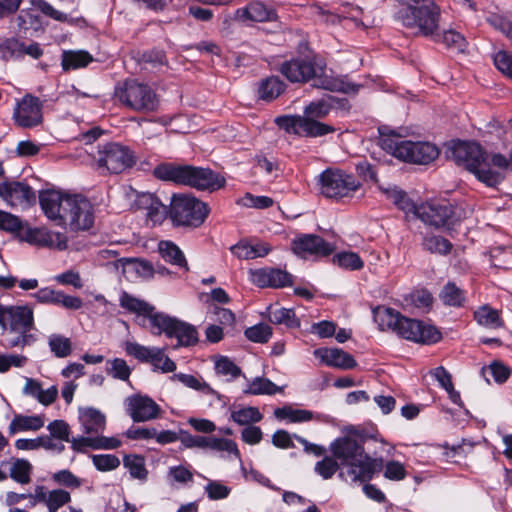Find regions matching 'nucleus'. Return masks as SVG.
<instances>
[{
  "instance_id": "nucleus-1",
  "label": "nucleus",
  "mask_w": 512,
  "mask_h": 512,
  "mask_svg": "<svg viewBox=\"0 0 512 512\" xmlns=\"http://www.w3.org/2000/svg\"><path fill=\"white\" fill-rule=\"evenodd\" d=\"M364 438L347 435L335 439L330 445L333 457L345 468L341 477L353 483L368 482L384 467L382 457H372L365 452Z\"/></svg>"
},
{
  "instance_id": "nucleus-2",
  "label": "nucleus",
  "mask_w": 512,
  "mask_h": 512,
  "mask_svg": "<svg viewBox=\"0 0 512 512\" xmlns=\"http://www.w3.org/2000/svg\"><path fill=\"white\" fill-rule=\"evenodd\" d=\"M0 328L1 344L7 349L24 348L37 341L33 310L28 306L0 303Z\"/></svg>"
},
{
  "instance_id": "nucleus-3",
  "label": "nucleus",
  "mask_w": 512,
  "mask_h": 512,
  "mask_svg": "<svg viewBox=\"0 0 512 512\" xmlns=\"http://www.w3.org/2000/svg\"><path fill=\"white\" fill-rule=\"evenodd\" d=\"M408 1L395 13V20L413 36H435L440 24V7L434 0Z\"/></svg>"
},
{
  "instance_id": "nucleus-4",
  "label": "nucleus",
  "mask_w": 512,
  "mask_h": 512,
  "mask_svg": "<svg viewBox=\"0 0 512 512\" xmlns=\"http://www.w3.org/2000/svg\"><path fill=\"white\" fill-rule=\"evenodd\" d=\"M153 175L162 181L185 185L197 190H218L225 185V179L209 168L192 165H179L172 162L162 163L153 170Z\"/></svg>"
},
{
  "instance_id": "nucleus-5",
  "label": "nucleus",
  "mask_w": 512,
  "mask_h": 512,
  "mask_svg": "<svg viewBox=\"0 0 512 512\" xmlns=\"http://www.w3.org/2000/svg\"><path fill=\"white\" fill-rule=\"evenodd\" d=\"M450 158L458 165L473 173L489 187H495L503 176L490 168L488 156L476 142L458 141L450 148Z\"/></svg>"
},
{
  "instance_id": "nucleus-6",
  "label": "nucleus",
  "mask_w": 512,
  "mask_h": 512,
  "mask_svg": "<svg viewBox=\"0 0 512 512\" xmlns=\"http://www.w3.org/2000/svg\"><path fill=\"white\" fill-rule=\"evenodd\" d=\"M114 98L125 108L138 113H152L159 107L156 92L149 85L133 79L117 85Z\"/></svg>"
},
{
  "instance_id": "nucleus-7",
  "label": "nucleus",
  "mask_w": 512,
  "mask_h": 512,
  "mask_svg": "<svg viewBox=\"0 0 512 512\" xmlns=\"http://www.w3.org/2000/svg\"><path fill=\"white\" fill-rule=\"evenodd\" d=\"M208 214L207 204L193 196L175 194L171 198L169 217L176 226L199 227Z\"/></svg>"
},
{
  "instance_id": "nucleus-8",
  "label": "nucleus",
  "mask_w": 512,
  "mask_h": 512,
  "mask_svg": "<svg viewBox=\"0 0 512 512\" xmlns=\"http://www.w3.org/2000/svg\"><path fill=\"white\" fill-rule=\"evenodd\" d=\"M414 215L436 229H450L462 219V211L445 200L427 201L417 205Z\"/></svg>"
},
{
  "instance_id": "nucleus-9",
  "label": "nucleus",
  "mask_w": 512,
  "mask_h": 512,
  "mask_svg": "<svg viewBox=\"0 0 512 512\" xmlns=\"http://www.w3.org/2000/svg\"><path fill=\"white\" fill-rule=\"evenodd\" d=\"M152 329L154 334L164 333L168 338H176L177 346L189 347L198 343V332L193 325L162 312L153 315Z\"/></svg>"
},
{
  "instance_id": "nucleus-10",
  "label": "nucleus",
  "mask_w": 512,
  "mask_h": 512,
  "mask_svg": "<svg viewBox=\"0 0 512 512\" xmlns=\"http://www.w3.org/2000/svg\"><path fill=\"white\" fill-rule=\"evenodd\" d=\"M98 169L119 174L136 164V157L129 147L109 142L99 147L95 156Z\"/></svg>"
},
{
  "instance_id": "nucleus-11",
  "label": "nucleus",
  "mask_w": 512,
  "mask_h": 512,
  "mask_svg": "<svg viewBox=\"0 0 512 512\" xmlns=\"http://www.w3.org/2000/svg\"><path fill=\"white\" fill-rule=\"evenodd\" d=\"M320 191L327 198H343L357 191L361 183L351 174L339 169H327L320 176Z\"/></svg>"
},
{
  "instance_id": "nucleus-12",
  "label": "nucleus",
  "mask_w": 512,
  "mask_h": 512,
  "mask_svg": "<svg viewBox=\"0 0 512 512\" xmlns=\"http://www.w3.org/2000/svg\"><path fill=\"white\" fill-rule=\"evenodd\" d=\"M276 125L287 133L304 137H322L335 132V128L329 124L312 121L300 115H284L275 119Z\"/></svg>"
},
{
  "instance_id": "nucleus-13",
  "label": "nucleus",
  "mask_w": 512,
  "mask_h": 512,
  "mask_svg": "<svg viewBox=\"0 0 512 512\" xmlns=\"http://www.w3.org/2000/svg\"><path fill=\"white\" fill-rule=\"evenodd\" d=\"M63 225L72 231L88 230L94 224V209L89 200L82 196L73 195L66 204Z\"/></svg>"
},
{
  "instance_id": "nucleus-14",
  "label": "nucleus",
  "mask_w": 512,
  "mask_h": 512,
  "mask_svg": "<svg viewBox=\"0 0 512 512\" xmlns=\"http://www.w3.org/2000/svg\"><path fill=\"white\" fill-rule=\"evenodd\" d=\"M395 333L400 337L423 344H434L441 340V332L434 326L401 315Z\"/></svg>"
},
{
  "instance_id": "nucleus-15",
  "label": "nucleus",
  "mask_w": 512,
  "mask_h": 512,
  "mask_svg": "<svg viewBox=\"0 0 512 512\" xmlns=\"http://www.w3.org/2000/svg\"><path fill=\"white\" fill-rule=\"evenodd\" d=\"M125 352L140 362L150 363L155 371L170 373L176 370V363L164 354L163 349L146 347L136 342H126Z\"/></svg>"
},
{
  "instance_id": "nucleus-16",
  "label": "nucleus",
  "mask_w": 512,
  "mask_h": 512,
  "mask_svg": "<svg viewBox=\"0 0 512 512\" xmlns=\"http://www.w3.org/2000/svg\"><path fill=\"white\" fill-rule=\"evenodd\" d=\"M42 101L31 94H26L17 105L13 112L15 123L22 128H32L38 126L43 121Z\"/></svg>"
},
{
  "instance_id": "nucleus-17",
  "label": "nucleus",
  "mask_w": 512,
  "mask_h": 512,
  "mask_svg": "<svg viewBox=\"0 0 512 512\" xmlns=\"http://www.w3.org/2000/svg\"><path fill=\"white\" fill-rule=\"evenodd\" d=\"M291 250L302 258L326 257L334 252L335 247L319 235L300 234L291 241Z\"/></svg>"
},
{
  "instance_id": "nucleus-18",
  "label": "nucleus",
  "mask_w": 512,
  "mask_h": 512,
  "mask_svg": "<svg viewBox=\"0 0 512 512\" xmlns=\"http://www.w3.org/2000/svg\"><path fill=\"white\" fill-rule=\"evenodd\" d=\"M0 197L12 207L27 208L36 202L34 190L18 181L0 183Z\"/></svg>"
},
{
  "instance_id": "nucleus-19",
  "label": "nucleus",
  "mask_w": 512,
  "mask_h": 512,
  "mask_svg": "<svg viewBox=\"0 0 512 512\" xmlns=\"http://www.w3.org/2000/svg\"><path fill=\"white\" fill-rule=\"evenodd\" d=\"M399 154L403 161L427 165L438 158L439 149L429 142L403 140V146Z\"/></svg>"
},
{
  "instance_id": "nucleus-20",
  "label": "nucleus",
  "mask_w": 512,
  "mask_h": 512,
  "mask_svg": "<svg viewBox=\"0 0 512 512\" xmlns=\"http://www.w3.org/2000/svg\"><path fill=\"white\" fill-rule=\"evenodd\" d=\"M71 196L62 194L55 190L42 191L39 195V202L44 214L57 225H63L64 214H66V204Z\"/></svg>"
},
{
  "instance_id": "nucleus-21",
  "label": "nucleus",
  "mask_w": 512,
  "mask_h": 512,
  "mask_svg": "<svg viewBox=\"0 0 512 512\" xmlns=\"http://www.w3.org/2000/svg\"><path fill=\"white\" fill-rule=\"evenodd\" d=\"M249 273L251 282L260 288H282L293 284V276L278 268H260Z\"/></svg>"
},
{
  "instance_id": "nucleus-22",
  "label": "nucleus",
  "mask_w": 512,
  "mask_h": 512,
  "mask_svg": "<svg viewBox=\"0 0 512 512\" xmlns=\"http://www.w3.org/2000/svg\"><path fill=\"white\" fill-rule=\"evenodd\" d=\"M21 241L38 247H54L62 250L67 247L65 237L61 233H53L45 228H23L19 233Z\"/></svg>"
},
{
  "instance_id": "nucleus-23",
  "label": "nucleus",
  "mask_w": 512,
  "mask_h": 512,
  "mask_svg": "<svg viewBox=\"0 0 512 512\" xmlns=\"http://www.w3.org/2000/svg\"><path fill=\"white\" fill-rule=\"evenodd\" d=\"M280 72L291 82H307L316 76L313 59L297 57L282 63Z\"/></svg>"
},
{
  "instance_id": "nucleus-24",
  "label": "nucleus",
  "mask_w": 512,
  "mask_h": 512,
  "mask_svg": "<svg viewBox=\"0 0 512 512\" xmlns=\"http://www.w3.org/2000/svg\"><path fill=\"white\" fill-rule=\"evenodd\" d=\"M127 411L134 422H145L158 417L159 405L150 397L133 395L126 399Z\"/></svg>"
},
{
  "instance_id": "nucleus-25",
  "label": "nucleus",
  "mask_w": 512,
  "mask_h": 512,
  "mask_svg": "<svg viewBox=\"0 0 512 512\" xmlns=\"http://www.w3.org/2000/svg\"><path fill=\"white\" fill-rule=\"evenodd\" d=\"M32 296L41 304L61 306L68 310H78L83 306V300L80 297L67 295L51 287L41 288Z\"/></svg>"
},
{
  "instance_id": "nucleus-26",
  "label": "nucleus",
  "mask_w": 512,
  "mask_h": 512,
  "mask_svg": "<svg viewBox=\"0 0 512 512\" xmlns=\"http://www.w3.org/2000/svg\"><path fill=\"white\" fill-rule=\"evenodd\" d=\"M334 108L349 109L348 101L327 95L310 102L305 107L303 116L304 118H310L312 121H317V119L325 118Z\"/></svg>"
},
{
  "instance_id": "nucleus-27",
  "label": "nucleus",
  "mask_w": 512,
  "mask_h": 512,
  "mask_svg": "<svg viewBox=\"0 0 512 512\" xmlns=\"http://www.w3.org/2000/svg\"><path fill=\"white\" fill-rule=\"evenodd\" d=\"M314 355L322 360L327 366L344 370L353 369L357 366L353 356L339 348H320L314 351Z\"/></svg>"
},
{
  "instance_id": "nucleus-28",
  "label": "nucleus",
  "mask_w": 512,
  "mask_h": 512,
  "mask_svg": "<svg viewBox=\"0 0 512 512\" xmlns=\"http://www.w3.org/2000/svg\"><path fill=\"white\" fill-rule=\"evenodd\" d=\"M275 17V11L259 1L251 2L248 6L237 9L234 16L236 20H250L254 22L271 21Z\"/></svg>"
},
{
  "instance_id": "nucleus-29",
  "label": "nucleus",
  "mask_w": 512,
  "mask_h": 512,
  "mask_svg": "<svg viewBox=\"0 0 512 512\" xmlns=\"http://www.w3.org/2000/svg\"><path fill=\"white\" fill-rule=\"evenodd\" d=\"M71 499L70 492L65 489L58 488L47 491L45 486L39 485L38 504H44L48 512H58L60 508L70 503Z\"/></svg>"
},
{
  "instance_id": "nucleus-30",
  "label": "nucleus",
  "mask_w": 512,
  "mask_h": 512,
  "mask_svg": "<svg viewBox=\"0 0 512 512\" xmlns=\"http://www.w3.org/2000/svg\"><path fill=\"white\" fill-rule=\"evenodd\" d=\"M79 421L83 432L87 435H98L106 425V417L99 410L93 407L79 409Z\"/></svg>"
},
{
  "instance_id": "nucleus-31",
  "label": "nucleus",
  "mask_w": 512,
  "mask_h": 512,
  "mask_svg": "<svg viewBox=\"0 0 512 512\" xmlns=\"http://www.w3.org/2000/svg\"><path fill=\"white\" fill-rule=\"evenodd\" d=\"M120 306L130 313L143 316L149 320L152 327V317L159 312H155V307L148 302L138 299L127 292H122L119 298Z\"/></svg>"
},
{
  "instance_id": "nucleus-32",
  "label": "nucleus",
  "mask_w": 512,
  "mask_h": 512,
  "mask_svg": "<svg viewBox=\"0 0 512 512\" xmlns=\"http://www.w3.org/2000/svg\"><path fill=\"white\" fill-rule=\"evenodd\" d=\"M158 252L165 262L189 271L184 253L174 242L169 240L160 241L158 243Z\"/></svg>"
},
{
  "instance_id": "nucleus-33",
  "label": "nucleus",
  "mask_w": 512,
  "mask_h": 512,
  "mask_svg": "<svg viewBox=\"0 0 512 512\" xmlns=\"http://www.w3.org/2000/svg\"><path fill=\"white\" fill-rule=\"evenodd\" d=\"M373 319L381 331L391 330L395 332L401 314L389 307L379 305L372 310Z\"/></svg>"
},
{
  "instance_id": "nucleus-34",
  "label": "nucleus",
  "mask_w": 512,
  "mask_h": 512,
  "mask_svg": "<svg viewBox=\"0 0 512 512\" xmlns=\"http://www.w3.org/2000/svg\"><path fill=\"white\" fill-rule=\"evenodd\" d=\"M15 447L19 450H35L44 448L46 450H53L62 452L65 448L63 443L57 442L51 436L42 435L35 439H18L15 442Z\"/></svg>"
},
{
  "instance_id": "nucleus-35",
  "label": "nucleus",
  "mask_w": 512,
  "mask_h": 512,
  "mask_svg": "<svg viewBox=\"0 0 512 512\" xmlns=\"http://www.w3.org/2000/svg\"><path fill=\"white\" fill-rule=\"evenodd\" d=\"M93 61V56L84 50L63 51L61 66L64 71L75 70L88 66Z\"/></svg>"
},
{
  "instance_id": "nucleus-36",
  "label": "nucleus",
  "mask_w": 512,
  "mask_h": 512,
  "mask_svg": "<svg viewBox=\"0 0 512 512\" xmlns=\"http://www.w3.org/2000/svg\"><path fill=\"white\" fill-rule=\"evenodd\" d=\"M44 416L42 415H15L9 425V434H15L20 431H37L44 426Z\"/></svg>"
},
{
  "instance_id": "nucleus-37",
  "label": "nucleus",
  "mask_w": 512,
  "mask_h": 512,
  "mask_svg": "<svg viewBox=\"0 0 512 512\" xmlns=\"http://www.w3.org/2000/svg\"><path fill=\"white\" fill-rule=\"evenodd\" d=\"M439 298L446 306L460 308L466 303V292L454 282L449 281L443 286Z\"/></svg>"
},
{
  "instance_id": "nucleus-38",
  "label": "nucleus",
  "mask_w": 512,
  "mask_h": 512,
  "mask_svg": "<svg viewBox=\"0 0 512 512\" xmlns=\"http://www.w3.org/2000/svg\"><path fill=\"white\" fill-rule=\"evenodd\" d=\"M285 84L276 76H270L260 81L258 85V97L270 102L279 97L285 90Z\"/></svg>"
},
{
  "instance_id": "nucleus-39",
  "label": "nucleus",
  "mask_w": 512,
  "mask_h": 512,
  "mask_svg": "<svg viewBox=\"0 0 512 512\" xmlns=\"http://www.w3.org/2000/svg\"><path fill=\"white\" fill-rule=\"evenodd\" d=\"M430 39L435 43H442L447 48L463 52L466 48L467 42L459 32L449 29L441 31L440 27L436 30V35L431 36Z\"/></svg>"
},
{
  "instance_id": "nucleus-40",
  "label": "nucleus",
  "mask_w": 512,
  "mask_h": 512,
  "mask_svg": "<svg viewBox=\"0 0 512 512\" xmlns=\"http://www.w3.org/2000/svg\"><path fill=\"white\" fill-rule=\"evenodd\" d=\"M474 319L479 325L489 329L501 328L504 325L499 311L489 305L480 306L474 312Z\"/></svg>"
},
{
  "instance_id": "nucleus-41",
  "label": "nucleus",
  "mask_w": 512,
  "mask_h": 512,
  "mask_svg": "<svg viewBox=\"0 0 512 512\" xmlns=\"http://www.w3.org/2000/svg\"><path fill=\"white\" fill-rule=\"evenodd\" d=\"M268 320L275 325H285L287 328H299L300 320L296 317L293 309L270 308Z\"/></svg>"
},
{
  "instance_id": "nucleus-42",
  "label": "nucleus",
  "mask_w": 512,
  "mask_h": 512,
  "mask_svg": "<svg viewBox=\"0 0 512 512\" xmlns=\"http://www.w3.org/2000/svg\"><path fill=\"white\" fill-rule=\"evenodd\" d=\"M379 133V146L394 157L400 159L399 152L403 146V141L399 140L400 136L397 135L394 131L389 130L387 127L379 128Z\"/></svg>"
},
{
  "instance_id": "nucleus-43",
  "label": "nucleus",
  "mask_w": 512,
  "mask_h": 512,
  "mask_svg": "<svg viewBox=\"0 0 512 512\" xmlns=\"http://www.w3.org/2000/svg\"><path fill=\"white\" fill-rule=\"evenodd\" d=\"M173 380H178L183 385H185L188 388L194 389L196 391H199L205 395H212L215 396L217 399H220V394L215 391L208 383L205 381H202L201 378H198L191 374H185V373H177L172 376Z\"/></svg>"
},
{
  "instance_id": "nucleus-44",
  "label": "nucleus",
  "mask_w": 512,
  "mask_h": 512,
  "mask_svg": "<svg viewBox=\"0 0 512 512\" xmlns=\"http://www.w3.org/2000/svg\"><path fill=\"white\" fill-rule=\"evenodd\" d=\"M386 198L393 202L399 209L405 212H412L414 214V209L417 207L410 198L407 196L406 192L399 189L398 187H389V188H380Z\"/></svg>"
},
{
  "instance_id": "nucleus-45",
  "label": "nucleus",
  "mask_w": 512,
  "mask_h": 512,
  "mask_svg": "<svg viewBox=\"0 0 512 512\" xmlns=\"http://www.w3.org/2000/svg\"><path fill=\"white\" fill-rule=\"evenodd\" d=\"M32 469L33 467L28 460L16 459L10 464L9 477L21 485L29 484Z\"/></svg>"
},
{
  "instance_id": "nucleus-46",
  "label": "nucleus",
  "mask_w": 512,
  "mask_h": 512,
  "mask_svg": "<svg viewBox=\"0 0 512 512\" xmlns=\"http://www.w3.org/2000/svg\"><path fill=\"white\" fill-rule=\"evenodd\" d=\"M39 499V485L35 486L34 492H14L8 491L5 494L4 503L8 507H13L20 504L22 501H27V507L33 508L38 505Z\"/></svg>"
},
{
  "instance_id": "nucleus-47",
  "label": "nucleus",
  "mask_w": 512,
  "mask_h": 512,
  "mask_svg": "<svg viewBox=\"0 0 512 512\" xmlns=\"http://www.w3.org/2000/svg\"><path fill=\"white\" fill-rule=\"evenodd\" d=\"M423 248L433 254L446 255L452 249V243L439 235H427L423 239Z\"/></svg>"
},
{
  "instance_id": "nucleus-48",
  "label": "nucleus",
  "mask_w": 512,
  "mask_h": 512,
  "mask_svg": "<svg viewBox=\"0 0 512 512\" xmlns=\"http://www.w3.org/2000/svg\"><path fill=\"white\" fill-rule=\"evenodd\" d=\"M124 466L129 470L131 477L145 480L148 471L145 467V458L141 455H126L123 458Z\"/></svg>"
},
{
  "instance_id": "nucleus-49",
  "label": "nucleus",
  "mask_w": 512,
  "mask_h": 512,
  "mask_svg": "<svg viewBox=\"0 0 512 512\" xmlns=\"http://www.w3.org/2000/svg\"><path fill=\"white\" fill-rule=\"evenodd\" d=\"M280 390L272 381L267 378L256 377L249 384L247 389L244 390L245 394L251 395H274Z\"/></svg>"
},
{
  "instance_id": "nucleus-50",
  "label": "nucleus",
  "mask_w": 512,
  "mask_h": 512,
  "mask_svg": "<svg viewBox=\"0 0 512 512\" xmlns=\"http://www.w3.org/2000/svg\"><path fill=\"white\" fill-rule=\"evenodd\" d=\"M274 415L279 419H288L290 422H308L313 419V413L304 409H293L291 407L277 408Z\"/></svg>"
},
{
  "instance_id": "nucleus-51",
  "label": "nucleus",
  "mask_w": 512,
  "mask_h": 512,
  "mask_svg": "<svg viewBox=\"0 0 512 512\" xmlns=\"http://www.w3.org/2000/svg\"><path fill=\"white\" fill-rule=\"evenodd\" d=\"M51 479L58 486L71 490L80 488L84 481L68 469H62L53 473Z\"/></svg>"
},
{
  "instance_id": "nucleus-52",
  "label": "nucleus",
  "mask_w": 512,
  "mask_h": 512,
  "mask_svg": "<svg viewBox=\"0 0 512 512\" xmlns=\"http://www.w3.org/2000/svg\"><path fill=\"white\" fill-rule=\"evenodd\" d=\"M309 14L315 21L326 24L335 25L340 22V16L318 3L309 6Z\"/></svg>"
},
{
  "instance_id": "nucleus-53",
  "label": "nucleus",
  "mask_w": 512,
  "mask_h": 512,
  "mask_svg": "<svg viewBox=\"0 0 512 512\" xmlns=\"http://www.w3.org/2000/svg\"><path fill=\"white\" fill-rule=\"evenodd\" d=\"M22 51H24V42L17 38H7L0 43V58L5 61L21 58Z\"/></svg>"
},
{
  "instance_id": "nucleus-54",
  "label": "nucleus",
  "mask_w": 512,
  "mask_h": 512,
  "mask_svg": "<svg viewBox=\"0 0 512 512\" xmlns=\"http://www.w3.org/2000/svg\"><path fill=\"white\" fill-rule=\"evenodd\" d=\"M49 347L58 358L67 357L72 352L71 340L59 334H52L49 337Z\"/></svg>"
},
{
  "instance_id": "nucleus-55",
  "label": "nucleus",
  "mask_w": 512,
  "mask_h": 512,
  "mask_svg": "<svg viewBox=\"0 0 512 512\" xmlns=\"http://www.w3.org/2000/svg\"><path fill=\"white\" fill-rule=\"evenodd\" d=\"M231 418L239 425H247L257 423L262 420L263 416L256 407H245L231 413Z\"/></svg>"
},
{
  "instance_id": "nucleus-56",
  "label": "nucleus",
  "mask_w": 512,
  "mask_h": 512,
  "mask_svg": "<svg viewBox=\"0 0 512 512\" xmlns=\"http://www.w3.org/2000/svg\"><path fill=\"white\" fill-rule=\"evenodd\" d=\"M108 364L110 366L107 368V373L110 376L122 381L129 380L132 370L124 359L114 358L108 361Z\"/></svg>"
},
{
  "instance_id": "nucleus-57",
  "label": "nucleus",
  "mask_w": 512,
  "mask_h": 512,
  "mask_svg": "<svg viewBox=\"0 0 512 512\" xmlns=\"http://www.w3.org/2000/svg\"><path fill=\"white\" fill-rule=\"evenodd\" d=\"M245 336L255 343H266L272 336V329L269 325L260 323L245 330Z\"/></svg>"
},
{
  "instance_id": "nucleus-58",
  "label": "nucleus",
  "mask_w": 512,
  "mask_h": 512,
  "mask_svg": "<svg viewBox=\"0 0 512 512\" xmlns=\"http://www.w3.org/2000/svg\"><path fill=\"white\" fill-rule=\"evenodd\" d=\"M47 430L50 432L52 439L57 442H69L70 441V426L64 420H54L47 426Z\"/></svg>"
},
{
  "instance_id": "nucleus-59",
  "label": "nucleus",
  "mask_w": 512,
  "mask_h": 512,
  "mask_svg": "<svg viewBox=\"0 0 512 512\" xmlns=\"http://www.w3.org/2000/svg\"><path fill=\"white\" fill-rule=\"evenodd\" d=\"M333 261L340 267L350 270H359L364 265L359 255L353 252L338 253L333 257Z\"/></svg>"
},
{
  "instance_id": "nucleus-60",
  "label": "nucleus",
  "mask_w": 512,
  "mask_h": 512,
  "mask_svg": "<svg viewBox=\"0 0 512 512\" xmlns=\"http://www.w3.org/2000/svg\"><path fill=\"white\" fill-rule=\"evenodd\" d=\"M215 370L217 374L222 376H230L231 379H235L242 374L240 367L225 356H221L216 361Z\"/></svg>"
},
{
  "instance_id": "nucleus-61",
  "label": "nucleus",
  "mask_w": 512,
  "mask_h": 512,
  "mask_svg": "<svg viewBox=\"0 0 512 512\" xmlns=\"http://www.w3.org/2000/svg\"><path fill=\"white\" fill-rule=\"evenodd\" d=\"M340 463L334 457L325 456L321 461L315 465V472L324 479H330L339 469Z\"/></svg>"
},
{
  "instance_id": "nucleus-62",
  "label": "nucleus",
  "mask_w": 512,
  "mask_h": 512,
  "mask_svg": "<svg viewBox=\"0 0 512 512\" xmlns=\"http://www.w3.org/2000/svg\"><path fill=\"white\" fill-rule=\"evenodd\" d=\"M487 22L496 30L503 33L512 45V21L499 15L492 14L487 18Z\"/></svg>"
},
{
  "instance_id": "nucleus-63",
  "label": "nucleus",
  "mask_w": 512,
  "mask_h": 512,
  "mask_svg": "<svg viewBox=\"0 0 512 512\" xmlns=\"http://www.w3.org/2000/svg\"><path fill=\"white\" fill-rule=\"evenodd\" d=\"M92 462L99 471H112L119 467L120 460L117 456L111 454L93 455Z\"/></svg>"
},
{
  "instance_id": "nucleus-64",
  "label": "nucleus",
  "mask_w": 512,
  "mask_h": 512,
  "mask_svg": "<svg viewBox=\"0 0 512 512\" xmlns=\"http://www.w3.org/2000/svg\"><path fill=\"white\" fill-rule=\"evenodd\" d=\"M496 68L512 80V54L507 51H498L494 55Z\"/></svg>"
}]
</instances>
